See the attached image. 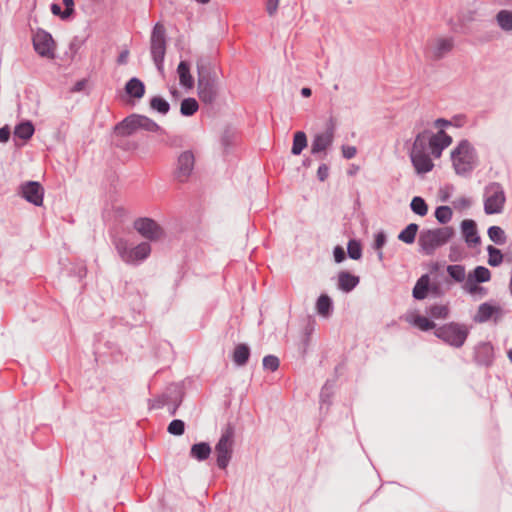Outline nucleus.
I'll list each match as a JSON object with an SVG mask.
<instances>
[{
	"label": "nucleus",
	"instance_id": "obj_1",
	"mask_svg": "<svg viewBox=\"0 0 512 512\" xmlns=\"http://www.w3.org/2000/svg\"><path fill=\"white\" fill-rule=\"evenodd\" d=\"M414 141L409 149V157L415 171L419 175L426 174L434 168L433 159L441 157L444 149L452 143V137L444 130L434 133L430 122L419 119L415 122Z\"/></svg>",
	"mask_w": 512,
	"mask_h": 512
},
{
	"label": "nucleus",
	"instance_id": "obj_2",
	"mask_svg": "<svg viewBox=\"0 0 512 512\" xmlns=\"http://www.w3.org/2000/svg\"><path fill=\"white\" fill-rule=\"evenodd\" d=\"M197 93L199 99L212 105L218 97V78L203 60L197 62Z\"/></svg>",
	"mask_w": 512,
	"mask_h": 512
},
{
	"label": "nucleus",
	"instance_id": "obj_3",
	"mask_svg": "<svg viewBox=\"0 0 512 512\" xmlns=\"http://www.w3.org/2000/svg\"><path fill=\"white\" fill-rule=\"evenodd\" d=\"M451 160L456 174L466 176L477 166L476 149L468 140L463 139L451 151Z\"/></svg>",
	"mask_w": 512,
	"mask_h": 512
},
{
	"label": "nucleus",
	"instance_id": "obj_4",
	"mask_svg": "<svg viewBox=\"0 0 512 512\" xmlns=\"http://www.w3.org/2000/svg\"><path fill=\"white\" fill-rule=\"evenodd\" d=\"M454 234L455 231L450 226L423 229L418 238L420 251L427 256H431L438 248L447 244Z\"/></svg>",
	"mask_w": 512,
	"mask_h": 512
},
{
	"label": "nucleus",
	"instance_id": "obj_5",
	"mask_svg": "<svg viewBox=\"0 0 512 512\" xmlns=\"http://www.w3.org/2000/svg\"><path fill=\"white\" fill-rule=\"evenodd\" d=\"M138 130L163 132V129L154 120L140 114H131L115 126V132L119 136H130Z\"/></svg>",
	"mask_w": 512,
	"mask_h": 512
},
{
	"label": "nucleus",
	"instance_id": "obj_6",
	"mask_svg": "<svg viewBox=\"0 0 512 512\" xmlns=\"http://www.w3.org/2000/svg\"><path fill=\"white\" fill-rule=\"evenodd\" d=\"M235 429L229 423L222 430L221 436L215 445V455L217 467L221 470H225L229 465L234 444Z\"/></svg>",
	"mask_w": 512,
	"mask_h": 512
},
{
	"label": "nucleus",
	"instance_id": "obj_7",
	"mask_svg": "<svg viewBox=\"0 0 512 512\" xmlns=\"http://www.w3.org/2000/svg\"><path fill=\"white\" fill-rule=\"evenodd\" d=\"M114 244L120 258L127 264H138L151 253V246L147 242H142L135 247H129L125 239L119 238Z\"/></svg>",
	"mask_w": 512,
	"mask_h": 512
},
{
	"label": "nucleus",
	"instance_id": "obj_8",
	"mask_svg": "<svg viewBox=\"0 0 512 512\" xmlns=\"http://www.w3.org/2000/svg\"><path fill=\"white\" fill-rule=\"evenodd\" d=\"M150 52L157 70L164 73V58L166 54V30L165 27L156 23L150 38Z\"/></svg>",
	"mask_w": 512,
	"mask_h": 512
},
{
	"label": "nucleus",
	"instance_id": "obj_9",
	"mask_svg": "<svg viewBox=\"0 0 512 512\" xmlns=\"http://www.w3.org/2000/svg\"><path fill=\"white\" fill-rule=\"evenodd\" d=\"M336 122L330 117L323 131L314 134L311 141V154L323 158L321 154L326 155V151L332 146L335 138Z\"/></svg>",
	"mask_w": 512,
	"mask_h": 512
},
{
	"label": "nucleus",
	"instance_id": "obj_10",
	"mask_svg": "<svg viewBox=\"0 0 512 512\" xmlns=\"http://www.w3.org/2000/svg\"><path fill=\"white\" fill-rule=\"evenodd\" d=\"M506 201L502 186L492 182L484 190V211L488 215L501 213Z\"/></svg>",
	"mask_w": 512,
	"mask_h": 512
},
{
	"label": "nucleus",
	"instance_id": "obj_11",
	"mask_svg": "<svg viewBox=\"0 0 512 512\" xmlns=\"http://www.w3.org/2000/svg\"><path fill=\"white\" fill-rule=\"evenodd\" d=\"M435 335L449 345L459 348L467 339L468 329L464 325L452 322L438 327Z\"/></svg>",
	"mask_w": 512,
	"mask_h": 512
},
{
	"label": "nucleus",
	"instance_id": "obj_12",
	"mask_svg": "<svg viewBox=\"0 0 512 512\" xmlns=\"http://www.w3.org/2000/svg\"><path fill=\"white\" fill-rule=\"evenodd\" d=\"M454 48V38L437 36L427 41L425 56L433 61H439L446 57Z\"/></svg>",
	"mask_w": 512,
	"mask_h": 512
},
{
	"label": "nucleus",
	"instance_id": "obj_13",
	"mask_svg": "<svg viewBox=\"0 0 512 512\" xmlns=\"http://www.w3.org/2000/svg\"><path fill=\"white\" fill-rule=\"evenodd\" d=\"M33 47L39 56L53 59L55 57V43L50 33L38 29L32 38Z\"/></svg>",
	"mask_w": 512,
	"mask_h": 512
},
{
	"label": "nucleus",
	"instance_id": "obj_14",
	"mask_svg": "<svg viewBox=\"0 0 512 512\" xmlns=\"http://www.w3.org/2000/svg\"><path fill=\"white\" fill-rule=\"evenodd\" d=\"M195 157L192 151L182 152L177 159L175 178L179 182H186L193 172Z\"/></svg>",
	"mask_w": 512,
	"mask_h": 512
},
{
	"label": "nucleus",
	"instance_id": "obj_15",
	"mask_svg": "<svg viewBox=\"0 0 512 512\" xmlns=\"http://www.w3.org/2000/svg\"><path fill=\"white\" fill-rule=\"evenodd\" d=\"M134 228L144 238L151 241L158 240L163 235L162 228L150 218H139L134 222Z\"/></svg>",
	"mask_w": 512,
	"mask_h": 512
},
{
	"label": "nucleus",
	"instance_id": "obj_16",
	"mask_svg": "<svg viewBox=\"0 0 512 512\" xmlns=\"http://www.w3.org/2000/svg\"><path fill=\"white\" fill-rule=\"evenodd\" d=\"M503 316V310L500 306L491 305L490 303H482L474 316V321L477 323H485L494 318L497 322Z\"/></svg>",
	"mask_w": 512,
	"mask_h": 512
},
{
	"label": "nucleus",
	"instance_id": "obj_17",
	"mask_svg": "<svg viewBox=\"0 0 512 512\" xmlns=\"http://www.w3.org/2000/svg\"><path fill=\"white\" fill-rule=\"evenodd\" d=\"M44 190L40 183L30 181L22 185V196L30 203L41 206Z\"/></svg>",
	"mask_w": 512,
	"mask_h": 512
},
{
	"label": "nucleus",
	"instance_id": "obj_18",
	"mask_svg": "<svg viewBox=\"0 0 512 512\" xmlns=\"http://www.w3.org/2000/svg\"><path fill=\"white\" fill-rule=\"evenodd\" d=\"M461 230L463 237L468 246H476L481 242V238L478 235L476 223L474 220L466 219L461 222Z\"/></svg>",
	"mask_w": 512,
	"mask_h": 512
},
{
	"label": "nucleus",
	"instance_id": "obj_19",
	"mask_svg": "<svg viewBox=\"0 0 512 512\" xmlns=\"http://www.w3.org/2000/svg\"><path fill=\"white\" fill-rule=\"evenodd\" d=\"M494 357L493 346L488 342H483L475 347V360L481 365H490Z\"/></svg>",
	"mask_w": 512,
	"mask_h": 512
},
{
	"label": "nucleus",
	"instance_id": "obj_20",
	"mask_svg": "<svg viewBox=\"0 0 512 512\" xmlns=\"http://www.w3.org/2000/svg\"><path fill=\"white\" fill-rule=\"evenodd\" d=\"M359 283V277L349 272L341 271L338 274V288L343 292L352 291Z\"/></svg>",
	"mask_w": 512,
	"mask_h": 512
},
{
	"label": "nucleus",
	"instance_id": "obj_21",
	"mask_svg": "<svg viewBox=\"0 0 512 512\" xmlns=\"http://www.w3.org/2000/svg\"><path fill=\"white\" fill-rule=\"evenodd\" d=\"M176 394V388L173 390L168 389L156 398L147 400L149 410L161 409L166 405H170V401Z\"/></svg>",
	"mask_w": 512,
	"mask_h": 512
},
{
	"label": "nucleus",
	"instance_id": "obj_22",
	"mask_svg": "<svg viewBox=\"0 0 512 512\" xmlns=\"http://www.w3.org/2000/svg\"><path fill=\"white\" fill-rule=\"evenodd\" d=\"M211 452L212 449L208 442H198L191 446L190 456L201 462L207 460Z\"/></svg>",
	"mask_w": 512,
	"mask_h": 512
},
{
	"label": "nucleus",
	"instance_id": "obj_23",
	"mask_svg": "<svg viewBox=\"0 0 512 512\" xmlns=\"http://www.w3.org/2000/svg\"><path fill=\"white\" fill-rule=\"evenodd\" d=\"M125 92L130 97L141 99L145 94V85L140 79L133 77L126 83Z\"/></svg>",
	"mask_w": 512,
	"mask_h": 512
},
{
	"label": "nucleus",
	"instance_id": "obj_24",
	"mask_svg": "<svg viewBox=\"0 0 512 512\" xmlns=\"http://www.w3.org/2000/svg\"><path fill=\"white\" fill-rule=\"evenodd\" d=\"M180 84L185 88H192L194 86L193 77L190 74V65L186 61H181L177 68Z\"/></svg>",
	"mask_w": 512,
	"mask_h": 512
},
{
	"label": "nucleus",
	"instance_id": "obj_25",
	"mask_svg": "<svg viewBox=\"0 0 512 512\" xmlns=\"http://www.w3.org/2000/svg\"><path fill=\"white\" fill-rule=\"evenodd\" d=\"M430 277L428 274L422 275L416 282L413 288V297L417 300H422L427 296L429 291Z\"/></svg>",
	"mask_w": 512,
	"mask_h": 512
},
{
	"label": "nucleus",
	"instance_id": "obj_26",
	"mask_svg": "<svg viewBox=\"0 0 512 512\" xmlns=\"http://www.w3.org/2000/svg\"><path fill=\"white\" fill-rule=\"evenodd\" d=\"M491 278V272L488 268L484 266H477L473 273H470L467 278V285L471 284L473 281L478 283H484L489 281Z\"/></svg>",
	"mask_w": 512,
	"mask_h": 512
},
{
	"label": "nucleus",
	"instance_id": "obj_27",
	"mask_svg": "<svg viewBox=\"0 0 512 512\" xmlns=\"http://www.w3.org/2000/svg\"><path fill=\"white\" fill-rule=\"evenodd\" d=\"M316 310L320 316L329 317L333 310L331 298L326 294L320 295L316 302Z\"/></svg>",
	"mask_w": 512,
	"mask_h": 512
},
{
	"label": "nucleus",
	"instance_id": "obj_28",
	"mask_svg": "<svg viewBox=\"0 0 512 512\" xmlns=\"http://www.w3.org/2000/svg\"><path fill=\"white\" fill-rule=\"evenodd\" d=\"M495 20H496L498 26L504 32L512 31V11L511 10H506V9L500 10L496 14Z\"/></svg>",
	"mask_w": 512,
	"mask_h": 512
},
{
	"label": "nucleus",
	"instance_id": "obj_29",
	"mask_svg": "<svg viewBox=\"0 0 512 512\" xmlns=\"http://www.w3.org/2000/svg\"><path fill=\"white\" fill-rule=\"evenodd\" d=\"M34 126L32 122L25 121L21 122L20 124L16 125L14 129V137L20 138L24 141L30 139L34 134Z\"/></svg>",
	"mask_w": 512,
	"mask_h": 512
},
{
	"label": "nucleus",
	"instance_id": "obj_30",
	"mask_svg": "<svg viewBox=\"0 0 512 512\" xmlns=\"http://www.w3.org/2000/svg\"><path fill=\"white\" fill-rule=\"evenodd\" d=\"M250 356V349L246 344H238L233 352V361L238 366H243L247 363Z\"/></svg>",
	"mask_w": 512,
	"mask_h": 512
},
{
	"label": "nucleus",
	"instance_id": "obj_31",
	"mask_svg": "<svg viewBox=\"0 0 512 512\" xmlns=\"http://www.w3.org/2000/svg\"><path fill=\"white\" fill-rule=\"evenodd\" d=\"M334 386H322L320 391V412L323 413L325 410V413H327L329 406L332 403V397L334 395Z\"/></svg>",
	"mask_w": 512,
	"mask_h": 512
},
{
	"label": "nucleus",
	"instance_id": "obj_32",
	"mask_svg": "<svg viewBox=\"0 0 512 512\" xmlns=\"http://www.w3.org/2000/svg\"><path fill=\"white\" fill-rule=\"evenodd\" d=\"M419 226L416 223H410L398 234V239L406 244H412L415 241Z\"/></svg>",
	"mask_w": 512,
	"mask_h": 512
},
{
	"label": "nucleus",
	"instance_id": "obj_33",
	"mask_svg": "<svg viewBox=\"0 0 512 512\" xmlns=\"http://www.w3.org/2000/svg\"><path fill=\"white\" fill-rule=\"evenodd\" d=\"M306 146H307L306 134L303 131H297L294 134L291 153L293 155H300Z\"/></svg>",
	"mask_w": 512,
	"mask_h": 512
},
{
	"label": "nucleus",
	"instance_id": "obj_34",
	"mask_svg": "<svg viewBox=\"0 0 512 512\" xmlns=\"http://www.w3.org/2000/svg\"><path fill=\"white\" fill-rule=\"evenodd\" d=\"M198 108L199 105L195 98H185L181 102L180 113L183 116H192L197 112Z\"/></svg>",
	"mask_w": 512,
	"mask_h": 512
},
{
	"label": "nucleus",
	"instance_id": "obj_35",
	"mask_svg": "<svg viewBox=\"0 0 512 512\" xmlns=\"http://www.w3.org/2000/svg\"><path fill=\"white\" fill-rule=\"evenodd\" d=\"M489 239L497 245H503L506 243L507 237L504 230L499 226H491L488 228Z\"/></svg>",
	"mask_w": 512,
	"mask_h": 512
},
{
	"label": "nucleus",
	"instance_id": "obj_36",
	"mask_svg": "<svg viewBox=\"0 0 512 512\" xmlns=\"http://www.w3.org/2000/svg\"><path fill=\"white\" fill-rule=\"evenodd\" d=\"M408 321L422 331H428L435 328V323L425 316L415 315L408 319Z\"/></svg>",
	"mask_w": 512,
	"mask_h": 512
},
{
	"label": "nucleus",
	"instance_id": "obj_37",
	"mask_svg": "<svg viewBox=\"0 0 512 512\" xmlns=\"http://www.w3.org/2000/svg\"><path fill=\"white\" fill-rule=\"evenodd\" d=\"M184 397V391L181 386L176 387V394L170 401V405H166L170 416H175Z\"/></svg>",
	"mask_w": 512,
	"mask_h": 512
},
{
	"label": "nucleus",
	"instance_id": "obj_38",
	"mask_svg": "<svg viewBox=\"0 0 512 512\" xmlns=\"http://www.w3.org/2000/svg\"><path fill=\"white\" fill-rule=\"evenodd\" d=\"M150 107L162 115H166L170 110V104L160 96H154L150 100Z\"/></svg>",
	"mask_w": 512,
	"mask_h": 512
},
{
	"label": "nucleus",
	"instance_id": "obj_39",
	"mask_svg": "<svg viewBox=\"0 0 512 512\" xmlns=\"http://www.w3.org/2000/svg\"><path fill=\"white\" fill-rule=\"evenodd\" d=\"M487 252H488V264L490 266L497 267L503 262V254L501 253V251L498 248H496L492 245H489L487 247Z\"/></svg>",
	"mask_w": 512,
	"mask_h": 512
},
{
	"label": "nucleus",
	"instance_id": "obj_40",
	"mask_svg": "<svg viewBox=\"0 0 512 512\" xmlns=\"http://www.w3.org/2000/svg\"><path fill=\"white\" fill-rule=\"evenodd\" d=\"M411 210L419 215V216H425L428 212V206L425 202V200L419 196H415L411 203H410Z\"/></svg>",
	"mask_w": 512,
	"mask_h": 512
},
{
	"label": "nucleus",
	"instance_id": "obj_41",
	"mask_svg": "<svg viewBox=\"0 0 512 512\" xmlns=\"http://www.w3.org/2000/svg\"><path fill=\"white\" fill-rule=\"evenodd\" d=\"M453 216L452 209L449 206H439L435 210V218L440 224H447Z\"/></svg>",
	"mask_w": 512,
	"mask_h": 512
},
{
	"label": "nucleus",
	"instance_id": "obj_42",
	"mask_svg": "<svg viewBox=\"0 0 512 512\" xmlns=\"http://www.w3.org/2000/svg\"><path fill=\"white\" fill-rule=\"evenodd\" d=\"M427 313L433 319H446L449 315V308L446 305H432L427 310Z\"/></svg>",
	"mask_w": 512,
	"mask_h": 512
},
{
	"label": "nucleus",
	"instance_id": "obj_43",
	"mask_svg": "<svg viewBox=\"0 0 512 512\" xmlns=\"http://www.w3.org/2000/svg\"><path fill=\"white\" fill-rule=\"evenodd\" d=\"M447 273L451 278H453L456 282H462L465 279V267L463 265H448Z\"/></svg>",
	"mask_w": 512,
	"mask_h": 512
},
{
	"label": "nucleus",
	"instance_id": "obj_44",
	"mask_svg": "<svg viewBox=\"0 0 512 512\" xmlns=\"http://www.w3.org/2000/svg\"><path fill=\"white\" fill-rule=\"evenodd\" d=\"M167 431L171 435L181 436L185 432V422L181 419H174L169 423Z\"/></svg>",
	"mask_w": 512,
	"mask_h": 512
},
{
	"label": "nucleus",
	"instance_id": "obj_45",
	"mask_svg": "<svg viewBox=\"0 0 512 512\" xmlns=\"http://www.w3.org/2000/svg\"><path fill=\"white\" fill-rule=\"evenodd\" d=\"M348 256L353 260H358L362 256V248L358 241L350 240L347 245Z\"/></svg>",
	"mask_w": 512,
	"mask_h": 512
},
{
	"label": "nucleus",
	"instance_id": "obj_46",
	"mask_svg": "<svg viewBox=\"0 0 512 512\" xmlns=\"http://www.w3.org/2000/svg\"><path fill=\"white\" fill-rule=\"evenodd\" d=\"M263 367L266 370L275 371L279 367V359L274 355H267L263 358Z\"/></svg>",
	"mask_w": 512,
	"mask_h": 512
},
{
	"label": "nucleus",
	"instance_id": "obj_47",
	"mask_svg": "<svg viewBox=\"0 0 512 512\" xmlns=\"http://www.w3.org/2000/svg\"><path fill=\"white\" fill-rule=\"evenodd\" d=\"M453 207L459 211H463V210H466L468 209L471 204H472V201L470 198L468 197H465V196H461V197H458L456 198L454 201H453Z\"/></svg>",
	"mask_w": 512,
	"mask_h": 512
},
{
	"label": "nucleus",
	"instance_id": "obj_48",
	"mask_svg": "<svg viewBox=\"0 0 512 512\" xmlns=\"http://www.w3.org/2000/svg\"><path fill=\"white\" fill-rule=\"evenodd\" d=\"M463 255L460 246L458 245H451L449 249V260L452 262H458L462 260Z\"/></svg>",
	"mask_w": 512,
	"mask_h": 512
},
{
	"label": "nucleus",
	"instance_id": "obj_49",
	"mask_svg": "<svg viewBox=\"0 0 512 512\" xmlns=\"http://www.w3.org/2000/svg\"><path fill=\"white\" fill-rule=\"evenodd\" d=\"M385 243H386V234L384 233V231H379L378 233H376L373 248L375 250H381L382 247L385 245Z\"/></svg>",
	"mask_w": 512,
	"mask_h": 512
},
{
	"label": "nucleus",
	"instance_id": "obj_50",
	"mask_svg": "<svg viewBox=\"0 0 512 512\" xmlns=\"http://www.w3.org/2000/svg\"><path fill=\"white\" fill-rule=\"evenodd\" d=\"M341 151H342V156L345 159H352L356 156V153H357L356 147L350 146V145H342Z\"/></svg>",
	"mask_w": 512,
	"mask_h": 512
},
{
	"label": "nucleus",
	"instance_id": "obj_51",
	"mask_svg": "<svg viewBox=\"0 0 512 512\" xmlns=\"http://www.w3.org/2000/svg\"><path fill=\"white\" fill-rule=\"evenodd\" d=\"M65 5V10L63 11L62 19L69 18L73 13L74 1L73 0H63Z\"/></svg>",
	"mask_w": 512,
	"mask_h": 512
},
{
	"label": "nucleus",
	"instance_id": "obj_52",
	"mask_svg": "<svg viewBox=\"0 0 512 512\" xmlns=\"http://www.w3.org/2000/svg\"><path fill=\"white\" fill-rule=\"evenodd\" d=\"M329 176V167L326 164H321L317 170V177L320 181H325Z\"/></svg>",
	"mask_w": 512,
	"mask_h": 512
},
{
	"label": "nucleus",
	"instance_id": "obj_53",
	"mask_svg": "<svg viewBox=\"0 0 512 512\" xmlns=\"http://www.w3.org/2000/svg\"><path fill=\"white\" fill-rule=\"evenodd\" d=\"M279 5V0H267L266 11L269 16L275 15Z\"/></svg>",
	"mask_w": 512,
	"mask_h": 512
},
{
	"label": "nucleus",
	"instance_id": "obj_54",
	"mask_svg": "<svg viewBox=\"0 0 512 512\" xmlns=\"http://www.w3.org/2000/svg\"><path fill=\"white\" fill-rule=\"evenodd\" d=\"M450 121H452V125L454 127L460 128L463 127L466 123V117L462 114L455 115Z\"/></svg>",
	"mask_w": 512,
	"mask_h": 512
},
{
	"label": "nucleus",
	"instance_id": "obj_55",
	"mask_svg": "<svg viewBox=\"0 0 512 512\" xmlns=\"http://www.w3.org/2000/svg\"><path fill=\"white\" fill-rule=\"evenodd\" d=\"M335 262L340 263L345 259V251L342 247L336 246L333 251Z\"/></svg>",
	"mask_w": 512,
	"mask_h": 512
},
{
	"label": "nucleus",
	"instance_id": "obj_56",
	"mask_svg": "<svg viewBox=\"0 0 512 512\" xmlns=\"http://www.w3.org/2000/svg\"><path fill=\"white\" fill-rule=\"evenodd\" d=\"M10 128L6 125L0 128V142L6 143L10 138Z\"/></svg>",
	"mask_w": 512,
	"mask_h": 512
},
{
	"label": "nucleus",
	"instance_id": "obj_57",
	"mask_svg": "<svg viewBox=\"0 0 512 512\" xmlns=\"http://www.w3.org/2000/svg\"><path fill=\"white\" fill-rule=\"evenodd\" d=\"M452 125V121L446 120L444 118H438L434 121V126L439 128V130H443V128Z\"/></svg>",
	"mask_w": 512,
	"mask_h": 512
},
{
	"label": "nucleus",
	"instance_id": "obj_58",
	"mask_svg": "<svg viewBox=\"0 0 512 512\" xmlns=\"http://www.w3.org/2000/svg\"><path fill=\"white\" fill-rule=\"evenodd\" d=\"M86 84H87V80L86 79H81L79 81H77L73 87L71 88V92H81L85 89L86 87Z\"/></svg>",
	"mask_w": 512,
	"mask_h": 512
},
{
	"label": "nucleus",
	"instance_id": "obj_59",
	"mask_svg": "<svg viewBox=\"0 0 512 512\" xmlns=\"http://www.w3.org/2000/svg\"><path fill=\"white\" fill-rule=\"evenodd\" d=\"M478 282H472L471 284L467 285V283L465 284V288L466 290L470 293V294H475L476 292L480 291L482 288L479 287L477 285Z\"/></svg>",
	"mask_w": 512,
	"mask_h": 512
},
{
	"label": "nucleus",
	"instance_id": "obj_60",
	"mask_svg": "<svg viewBox=\"0 0 512 512\" xmlns=\"http://www.w3.org/2000/svg\"><path fill=\"white\" fill-rule=\"evenodd\" d=\"M51 12L55 15V16H59L61 19H62V15H63V11L60 7V5L56 4V3H52L51 4Z\"/></svg>",
	"mask_w": 512,
	"mask_h": 512
},
{
	"label": "nucleus",
	"instance_id": "obj_61",
	"mask_svg": "<svg viewBox=\"0 0 512 512\" xmlns=\"http://www.w3.org/2000/svg\"><path fill=\"white\" fill-rule=\"evenodd\" d=\"M128 55H129V52L127 50L122 51L117 58V63L121 64V65L126 64Z\"/></svg>",
	"mask_w": 512,
	"mask_h": 512
},
{
	"label": "nucleus",
	"instance_id": "obj_62",
	"mask_svg": "<svg viewBox=\"0 0 512 512\" xmlns=\"http://www.w3.org/2000/svg\"><path fill=\"white\" fill-rule=\"evenodd\" d=\"M87 274V269L85 265H81L76 272V275L79 279H83Z\"/></svg>",
	"mask_w": 512,
	"mask_h": 512
},
{
	"label": "nucleus",
	"instance_id": "obj_63",
	"mask_svg": "<svg viewBox=\"0 0 512 512\" xmlns=\"http://www.w3.org/2000/svg\"><path fill=\"white\" fill-rule=\"evenodd\" d=\"M311 93H312V91L308 87H304V88L301 89V95L303 97H309L311 95Z\"/></svg>",
	"mask_w": 512,
	"mask_h": 512
},
{
	"label": "nucleus",
	"instance_id": "obj_64",
	"mask_svg": "<svg viewBox=\"0 0 512 512\" xmlns=\"http://www.w3.org/2000/svg\"><path fill=\"white\" fill-rule=\"evenodd\" d=\"M508 358L512 362V349L508 352Z\"/></svg>",
	"mask_w": 512,
	"mask_h": 512
}]
</instances>
